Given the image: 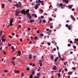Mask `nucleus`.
I'll return each instance as SVG.
<instances>
[{"label": "nucleus", "mask_w": 78, "mask_h": 78, "mask_svg": "<svg viewBox=\"0 0 78 78\" xmlns=\"http://www.w3.org/2000/svg\"><path fill=\"white\" fill-rule=\"evenodd\" d=\"M34 39L35 40H36L37 39V37H34Z\"/></svg>", "instance_id": "nucleus-40"}, {"label": "nucleus", "mask_w": 78, "mask_h": 78, "mask_svg": "<svg viewBox=\"0 0 78 78\" xmlns=\"http://www.w3.org/2000/svg\"><path fill=\"white\" fill-rule=\"evenodd\" d=\"M31 18H32V17L31 16H29V20H30V19H31Z\"/></svg>", "instance_id": "nucleus-36"}, {"label": "nucleus", "mask_w": 78, "mask_h": 78, "mask_svg": "<svg viewBox=\"0 0 78 78\" xmlns=\"http://www.w3.org/2000/svg\"><path fill=\"white\" fill-rule=\"evenodd\" d=\"M58 78H60L61 77V75L60 74V73H59L58 74Z\"/></svg>", "instance_id": "nucleus-29"}, {"label": "nucleus", "mask_w": 78, "mask_h": 78, "mask_svg": "<svg viewBox=\"0 0 78 78\" xmlns=\"http://www.w3.org/2000/svg\"><path fill=\"white\" fill-rule=\"evenodd\" d=\"M46 31H49V29H48V28H47V29H46Z\"/></svg>", "instance_id": "nucleus-61"}, {"label": "nucleus", "mask_w": 78, "mask_h": 78, "mask_svg": "<svg viewBox=\"0 0 78 78\" xmlns=\"http://www.w3.org/2000/svg\"><path fill=\"white\" fill-rule=\"evenodd\" d=\"M12 36H14V35H15V33H12Z\"/></svg>", "instance_id": "nucleus-52"}, {"label": "nucleus", "mask_w": 78, "mask_h": 78, "mask_svg": "<svg viewBox=\"0 0 78 78\" xmlns=\"http://www.w3.org/2000/svg\"><path fill=\"white\" fill-rule=\"evenodd\" d=\"M3 54H4V55H6V52H5V51H3Z\"/></svg>", "instance_id": "nucleus-37"}, {"label": "nucleus", "mask_w": 78, "mask_h": 78, "mask_svg": "<svg viewBox=\"0 0 78 78\" xmlns=\"http://www.w3.org/2000/svg\"><path fill=\"white\" fill-rule=\"evenodd\" d=\"M22 14H24V15H25L26 14H27L26 12L24 13V12H22Z\"/></svg>", "instance_id": "nucleus-47"}, {"label": "nucleus", "mask_w": 78, "mask_h": 78, "mask_svg": "<svg viewBox=\"0 0 78 78\" xmlns=\"http://www.w3.org/2000/svg\"><path fill=\"white\" fill-rule=\"evenodd\" d=\"M65 70L66 71V72L67 71V68H65Z\"/></svg>", "instance_id": "nucleus-54"}, {"label": "nucleus", "mask_w": 78, "mask_h": 78, "mask_svg": "<svg viewBox=\"0 0 78 78\" xmlns=\"http://www.w3.org/2000/svg\"><path fill=\"white\" fill-rule=\"evenodd\" d=\"M27 16L28 17H29V16H30V13H27Z\"/></svg>", "instance_id": "nucleus-24"}, {"label": "nucleus", "mask_w": 78, "mask_h": 78, "mask_svg": "<svg viewBox=\"0 0 78 78\" xmlns=\"http://www.w3.org/2000/svg\"><path fill=\"white\" fill-rule=\"evenodd\" d=\"M5 6V4H3L2 5V8H4Z\"/></svg>", "instance_id": "nucleus-18"}, {"label": "nucleus", "mask_w": 78, "mask_h": 78, "mask_svg": "<svg viewBox=\"0 0 78 78\" xmlns=\"http://www.w3.org/2000/svg\"><path fill=\"white\" fill-rule=\"evenodd\" d=\"M36 7H35V9H37L38 8V6H39V5H38V4H36Z\"/></svg>", "instance_id": "nucleus-12"}, {"label": "nucleus", "mask_w": 78, "mask_h": 78, "mask_svg": "<svg viewBox=\"0 0 78 78\" xmlns=\"http://www.w3.org/2000/svg\"><path fill=\"white\" fill-rule=\"evenodd\" d=\"M58 56H61V55H60V53L59 52H58Z\"/></svg>", "instance_id": "nucleus-58"}, {"label": "nucleus", "mask_w": 78, "mask_h": 78, "mask_svg": "<svg viewBox=\"0 0 78 78\" xmlns=\"http://www.w3.org/2000/svg\"><path fill=\"white\" fill-rule=\"evenodd\" d=\"M69 43H70V44H73V42L72 41H70Z\"/></svg>", "instance_id": "nucleus-44"}, {"label": "nucleus", "mask_w": 78, "mask_h": 78, "mask_svg": "<svg viewBox=\"0 0 78 78\" xmlns=\"http://www.w3.org/2000/svg\"><path fill=\"white\" fill-rule=\"evenodd\" d=\"M68 27V30H71V29H72V26L71 25H69Z\"/></svg>", "instance_id": "nucleus-4"}, {"label": "nucleus", "mask_w": 78, "mask_h": 78, "mask_svg": "<svg viewBox=\"0 0 78 78\" xmlns=\"http://www.w3.org/2000/svg\"><path fill=\"white\" fill-rule=\"evenodd\" d=\"M52 20H53V19L51 18H50L49 19L50 21H52Z\"/></svg>", "instance_id": "nucleus-46"}, {"label": "nucleus", "mask_w": 78, "mask_h": 78, "mask_svg": "<svg viewBox=\"0 0 78 78\" xmlns=\"http://www.w3.org/2000/svg\"><path fill=\"white\" fill-rule=\"evenodd\" d=\"M17 53L18 54H19V55H19L20 56L21 55V51H19L17 52Z\"/></svg>", "instance_id": "nucleus-7"}, {"label": "nucleus", "mask_w": 78, "mask_h": 78, "mask_svg": "<svg viewBox=\"0 0 78 78\" xmlns=\"http://www.w3.org/2000/svg\"><path fill=\"white\" fill-rule=\"evenodd\" d=\"M57 60H58V59L56 58H55V62H57Z\"/></svg>", "instance_id": "nucleus-55"}, {"label": "nucleus", "mask_w": 78, "mask_h": 78, "mask_svg": "<svg viewBox=\"0 0 78 78\" xmlns=\"http://www.w3.org/2000/svg\"><path fill=\"white\" fill-rule=\"evenodd\" d=\"M68 47H70V46H71V44H69L68 45Z\"/></svg>", "instance_id": "nucleus-38"}, {"label": "nucleus", "mask_w": 78, "mask_h": 78, "mask_svg": "<svg viewBox=\"0 0 78 78\" xmlns=\"http://www.w3.org/2000/svg\"><path fill=\"white\" fill-rule=\"evenodd\" d=\"M4 37H5V35H3L1 39H4L3 38H4Z\"/></svg>", "instance_id": "nucleus-51"}, {"label": "nucleus", "mask_w": 78, "mask_h": 78, "mask_svg": "<svg viewBox=\"0 0 78 78\" xmlns=\"http://www.w3.org/2000/svg\"><path fill=\"white\" fill-rule=\"evenodd\" d=\"M9 37L10 38V39H12V37H11V36L9 35Z\"/></svg>", "instance_id": "nucleus-57"}, {"label": "nucleus", "mask_w": 78, "mask_h": 78, "mask_svg": "<svg viewBox=\"0 0 78 78\" xmlns=\"http://www.w3.org/2000/svg\"><path fill=\"white\" fill-rule=\"evenodd\" d=\"M30 59H32V54H30L29 55V58Z\"/></svg>", "instance_id": "nucleus-6"}, {"label": "nucleus", "mask_w": 78, "mask_h": 78, "mask_svg": "<svg viewBox=\"0 0 78 78\" xmlns=\"http://www.w3.org/2000/svg\"><path fill=\"white\" fill-rule=\"evenodd\" d=\"M73 48H76V46H74L73 47Z\"/></svg>", "instance_id": "nucleus-62"}, {"label": "nucleus", "mask_w": 78, "mask_h": 78, "mask_svg": "<svg viewBox=\"0 0 78 78\" xmlns=\"http://www.w3.org/2000/svg\"><path fill=\"white\" fill-rule=\"evenodd\" d=\"M37 77H39V76H40V74L39 73H37Z\"/></svg>", "instance_id": "nucleus-23"}, {"label": "nucleus", "mask_w": 78, "mask_h": 78, "mask_svg": "<svg viewBox=\"0 0 78 78\" xmlns=\"http://www.w3.org/2000/svg\"><path fill=\"white\" fill-rule=\"evenodd\" d=\"M67 63H68V62H64V65L65 66H66V65H67Z\"/></svg>", "instance_id": "nucleus-22"}, {"label": "nucleus", "mask_w": 78, "mask_h": 78, "mask_svg": "<svg viewBox=\"0 0 78 78\" xmlns=\"http://www.w3.org/2000/svg\"><path fill=\"white\" fill-rule=\"evenodd\" d=\"M66 27H69V25H68V24H66Z\"/></svg>", "instance_id": "nucleus-56"}, {"label": "nucleus", "mask_w": 78, "mask_h": 78, "mask_svg": "<svg viewBox=\"0 0 78 78\" xmlns=\"http://www.w3.org/2000/svg\"><path fill=\"white\" fill-rule=\"evenodd\" d=\"M29 11H30V10H29V9L27 10L26 12V14H28V13H29Z\"/></svg>", "instance_id": "nucleus-15"}, {"label": "nucleus", "mask_w": 78, "mask_h": 78, "mask_svg": "<svg viewBox=\"0 0 78 78\" xmlns=\"http://www.w3.org/2000/svg\"><path fill=\"white\" fill-rule=\"evenodd\" d=\"M8 71L7 70H4V72L5 73H7Z\"/></svg>", "instance_id": "nucleus-30"}, {"label": "nucleus", "mask_w": 78, "mask_h": 78, "mask_svg": "<svg viewBox=\"0 0 78 78\" xmlns=\"http://www.w3.org/2000/svg\"><path fill=\"white\" fill-rule=\"evenodd\" d=\"M11 48H12V49L13 50L14 49V46H12L11 47Z\"/></svg>", "instance_id": "nucleus-43"}, {"label": "nucleus", "mask_w": 78, "mask_h": 78, "mask_svg": "<svg viewBox=\"0 0 78 78\" xmlns=\"http://www.w3.org/2000/svg\"><path fill=\"white\" fill-rule=\"evenodd\" d=\"M20 42H22V39L20 38Z\"/></svg>", "instance_id": "nucleus-63"}, {"label": "nucleus", "mask_w": 78, "mask_h": 78, "mask_svg": "<svg viewBox=\"0 0 78 78\" xmlns=\"http://www.w3.org/2000/svg\"><path fill=\"white\" fill-rule=\"evenodd\" d=\"M18 6H19L18 4H16L15 5V6H16V7H17V8H18Z\"/></svg>", "instance_id": "nucleus-34"}, {"label": "nucleus", "mask_w": 78, "mask_h": 78, "mask_svg": "<svg viewBox=\"0 0 78 78\" xmlns=\"http://www.w3.org/2000/svg\"><path fill=\"white\" fill-rule=\"evenodd\" d=\"M37 34H39V33H40V32H39V30H38L37 31Z\"/></svg>", "instance_id": "nucleus-28"}, {"label": "nucleus", "mask_w": 78, "mask_h": 78, "mask_svg": "<svg viewBox=\"0 0 78 78\" xmlns=\"http://www.w3.org/2000/svg\"><path fill=\"white\" fill-rule=\"evenodd\" d=\"M73 70H76V68L75 67H73L72 68Z\"/></svg>", "instance_id": "nucleus-49"}, {"label": "nucleus", "mask_w": 78, "mask_h": 78, "mask_svg": "<svg viewBox=\"0 0 78 78\" xmlns=\"http://www.w3.org/2000/svg\"><path fill=\"white\" fill-rule=\"evenodd\" d=\"M17 28L19 29H20V28H21V25H20L18 26Z\"/></svg>", "instance_id": "nucleus-21"}, {"label": "nucleus", "mask_w": 78, "mask_h": 78, "mask_svg": "<svg viewBox=\"0 0 78 78\" xmlns=\"http://www.w3.org/2000/svg\"><path fill=\"white\" fill-rule=\"evenodd\" d=\"M8 45L9 47H11V44H9V43H8Z\"/></svg>", "instance_id": "nucleus-48"}, {"label": "nucleus", "mask_w": 78, "mask_h": 78, "mask_svg": "<svg viewBox=\"0 0 78 78\" xmlns=\"http://www.w3.org/2000/svg\"><path fill=\"white\" fill-rule=\"evenodd\" d=\"M16 44H17V45H20V43H18V42H17L16 43Z\"/></svg>", "instance_id": "nucleus-39"}, {"label": "nucleus", "mask_w": 78, "mask_h": 78, "mask_svg": "<svg viewBox=\"0 0 78 78\" xmlns=\"http://www.w3.org/2000/svg\"><path fill=\"white\" fill-rule=\"evenodd\" d=\"M75 41L74 42V43H75V44H76V42H77V41H78V39H76L75 38Z\"/></svg>", "instance_id": "nucleus-8"}, {"label": "nucleus", "mask_w": 78, "mask_h": 78, "mask_svg": "<svg viewBox=\"0 0 78 78\" xmlns=\"http://www.w3.org/2000/svg\"><path fill=\"white\" fill-rule=\"evenodd\" d=\"M40 35L41 36L43 37V36H44V34H40Z\"/></svg>", "instance_id": "nucleus-42"}, {"label": "nucleus", "mask_w": 78, "mask_h": 78, "mask_svg": "<svg viewBox=\"0 0 78 78\" xmlns=\"http://www.w3.org/2000/svg\"><path fill=\"white\" fill-rule=\"evenodd\" d=\"M32 73L33 75H34V70H33L32 72Z\"/></svg>", "instance_id": "nucleus-32"}, {"label": "nucleus", "mask_w": 78, "mask_h": 78, "mask_svg": "<svg viewBox=\"0 0 78 78\" xmlns=\"http://www.w3.org/2000/svg\"><path fill=\"white\" fill-rule=\"evenodd\" d=\"M47 44L48 45H51V44L50 43V42H48L47 43Z\"/></svg>", "instance_id": "nucleus-45"}, {"label": "nucleus", "mask_w": 78, "mask_h": 78, "mask_svg": "<svg viewBox=\"0 0 78 78\" xmlns=\"http://www.w3.org/2000/svg\"><path fill=\"white\" fill-rule=\"evenodd\" d=\"M72 6H73V5H68L69 8H70L71 9L72 8Z\"/></svg>", "instance_id": "nucleus-14"}, {"label": "nucleus", "mask_w": 78, "mask_h": 78, "mask_svg": "<svg viewBox=\"0 0 78 78\" xmlns=\"http://www.w3.org/2000/svg\"><path fill=\"white\" fill-rule=\"evenodd\" d=\"M57 6L58 7H60V4H57Z\"/></svg>", "instance_id": "nucleus-25"}, {"label": "nucleus", "mask_w": 78, "mask_h": 78, "mask_svg": "<svg viewBox=\"0 0 78 78\" xmlns=\"http://www.w3.org/2000/svg\"><path fill=\"white\" fill-rule=\"evenodd\" d=\"M26 69H27V70L28 71H29V70H30V68H27Z\"/></svg>", "instance_id": "nucleus-31"}, {"label": "nucleus", "mask_w": 78, "mask_h": 78, "mask_svg": "<svg viewBox=\"0 0 78 78\" xmlns=\"http://www.w3.org/2000/svg\"><path fill=\"white\" fill-rule=\"evenodd\" d=\"M18 5L19 6H22V3H21V2H19L18 3Z\"/></svg>", "instance_id": "nucleus-9"}, {"label": "nucleus", "mask_w": 78, "mask_h": 78, "mask_svg": "<svg viewBox=\"0 0 78 78\" xmlns=\"http://www.w3.org/2000/svg\"><path fill=\"white\" fill-rule=\"evenodd\" d=\"M39 64H40V67H41V66H42V63H41V62H40L39 63Z\"/></svg>", "instance_id": "nucleus-27"}, {"label": "nucleus", "mask_w": 78, "mask_h": 78, "mask_svg": "<svg viewBox=\"0 0 78 78\" xmlns=\"http://www.w3.org/2000/svg\"><path fill=\"white\" fill-rule=\"evenodd\" d=\"M63 6V4H60V7L62 6Z\"/></svg>", "instance_id": "nucleus-33"}, {"label": "nucleus", "mask_w": 78, "mask_h": 78, "mask_svg": "<svg viewBox=\"0 0 78 78\" xmlns=\"http://www.w3.org/2000/svg\"><path fill=\"white\" fill-rule=\"evenodd\" d=\"M34 21H35V20H30V22L31 23L32 22H34Z\"/></svg>", "instance_id": "nucleus-16"}, {"label": "nucleus", "mask_w": 78, "mask_h": 78, "mask_svg": "<svg viewBox=\"0 0 78 78\" xmlns=\"http://www.w3.org/2000/svg\"><path fill=\"white\" fill-rule=\"evenodd\" d=\"M56 48H54L53 49V51H56Z\"/></svg>", "instance_id": "nucleus-60"}, {"label": "nucleus", "mask_w": 78, "mask_h": 78, "mask_svg": "<svg viewBox=\"0 0 78 78\" xmlns=\"http://www.w3.org/2000/svg\"><path fill=\"white\" fill-rule=\"evenodd\" d=\"M51 59V60H53L54 59V56L53 55H51L50 56Z\"/></svg>", "instance_id": "nucleus-5"}, {"label": "nucleus", "mask_w": 78, "mask_h": 78, "mask_svg": "<svg viewBox=\"0 0 78 78\" xmlns=\"http://www.w3.org/2000/svg\"><path fill=\"white\" fill-rule=\"evenodd\" d=\"M19 9H18L16 11V16H19V14H20V11H19Z\"/></svg>", "instance_id": "nucleus-1"}, {"label": "nucleus", "mask_w": 78, "mask_h": 78, "mask_svg": "<svg viewBox=\"0 0 78 78\" xmlns=\"http://www.w3.org/2000/svg\"><path fill=\"white\" fill-rule=\"evenodd\" d=\"M42 19H41V20H40V21L39 23H41V22H42Z\"/></svg>", "instance_id": "nucleus-53"}, {"label": "nucleus", "mask_w": 78, "mask_h": 78, "mask_svg": "<svg viewBox=\"0 0 78 78\" xmlns=\"http://www.w3.org/2000/svg\"><path fill=\"white\" fill-rule=\"evenodd\" d=\"M41 5H42V6H43V5H44V1H41Z\"/></svg>", "instance_id": "nucleus-11"}, {"label": "nucleus", "mask_w": 78, "mask_h": 78, "mask_svg": "<svg viewBox=\"0 0 78 78\" xmlns=\"http://www.w3.org/2000/svg\"><path fill=\"white\" fill-rule=\"evenodd\" d=\"M43 21L44 23H45V22H46L45 20H43Z\"/></svg>", "instance_id": "nucleus-64"}, {"label": "nucleus", "mask_w": 78, "mask_h": 78, "mask_svg": "<svg viewBox=\"0 0 78 78\" xmlns=\"http://www.w3.org/2000/svg\"><path fill=\"white\" fill-rule=\"evenodd\" d=\"M2 39V42H5L6 41V39L3 38Z\"/></svg>", "instance_id": "nucleus-20"}, {"label": "nucleus", "mask_w": 78, "mask_h": 78, "mask_svg": "<svg viewBox=\"0 0 78 78\" xmlns=\"http://www.w3.org/2000/svg\"><path fill=\"white\" fill-rule=\"evenodd\" d=\"M60 59L61 60H62V61H65V59L64 58H60Z\"/></svg>", "instance_id": "nucleus-35"}, {"label": "nucleus", "mask_w": 78, "mask_h": 78, "mask_svg": "<svg viewBox=\"0 0 78 78\" xmlns=\"http://www.w3.org/2000/svg\"><path fill=\"white\" fill-rule=\"evenodd\" d=\"M41 19H44V16H41Z\"/></svg>", "instance_id": "nucleus-50"}, {"label": "nucleus", "mask_w": 78, "mask_h": 78, "mask_svg": "<svg viewBox=\"0 0 78 78\" xmlns=\"http://www.w3.org/2000/svg\"><path fill=\"white\" fill-rule=\"evenodd\" d=\"M14 20V19L13 18H12L11 19H10L11 21L10 22V25H12V22H13V20Z\"/></svg>", "instance_id": "nucleus-3"}, {"label": "nucleus", "mask_w": 78, "mask_h": 78, "mask_svg": "<svg viewBox=\"0 0 78 78\" xmlns=\"http://www.w3.org/2000/svg\"><path fill=\"white\" fill-rule=\"evenodd\" d=\"M2 34H3V31L1 30L0 31V36H2Z\"/></svg>", "instance_id": "nucleus-19"}, {"label": "nucleus", "mask_w": 78, "mask_h": 78, "mask_svg": "<svg viewBox=\"0 0 78 78\" xmlns=\"http://www.w3.org/2000/svg\"><path fill=\"white\" fill-rule=\"evenodd\" d=\"M71 18L72 20H73V21H75V17H74L73 15H71Z\"/></svg>", "instance_id": "nucleus-2"}, {"label": "nucleus", "mask_w": 78, "mask_h": 78, "mask_svg": "<svg viewBox=\"0 0 78 78\" xmlns=\"http://www.w3.org/2000/svg\"><path fill=\"white\" fill-rule=\"evenodd\" d=\"M34 16L35 18H37V15H36V14H33L32 16Z\"/></svg>", "instance_id": "nucleus-13"}, {"label": "nucleus", "mask_w": 78, "mask_h": 78, "mask_svg": "<svg viewBox=\"0 0 78 78\" xmlns=\"http://www.w3.org/2000/svg\"><path fill=\"white\" fill-rule=\"evenodd\" d=\"M73 73V72H69L68 73V74L69 75H72V74Z\"/></svg>", "instance_id": "nucleus-10"}, {"label": "nucleus", "mask_w": 78, "mask_h": 78, "mask_svg": "<svg viewBox=\"0 0 78 78\" xmlns=\"http://www.w3.org/2000/svg\"><path fill=\"white\" fill-rule=\"evenodd\" d=\"M21 12H26V11L25 10V9H24L23 10H21Z\"/></svg>", "instance_id": "nucleus-17"}, {"label": "nucleus", "mask_w": 78, "mask_h": 78, "mask_svg": "<svg viewBox=\"0 0 78 78\" xmlns=\"http://www.w3.org/2000/svg\"><path fill=\"white\" fill-rule=\"evenodd\" d=\"M19 73V71L17 70V71H15V73Z\"/></svg>", "instance_id": "nucleus-26"}, {"label": "nucleus", "mask_w": 78, "mask_h": 78, "mask_svg": "<svg viewBox=\"0 0 78 78\" xmlns=\"http://www.w3.org/2000/svg\"><path fill=\"white\" fill-rule=\"evenodd\" d=\"M65 2L66 3H69V1L68 0H66L65 1Z\"/></svg>", "instance_id": "nucleus-41"}, {"label": "nucleus", "mask_w": 78, "mask_h": 78, "mask_svg": "<svg viewBox=\"0 0 78 78\" xmlns=\"http://www.w3.org/2000/svg\"><path fill=\"white\" fill-rule=\"evenodd\" d=\"M28 30H29V31H30V30H31V28H29L28 29Z\"/></svg>", "instance_id": "nucleus-59"}]
</instances>
